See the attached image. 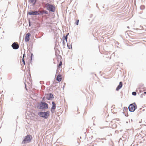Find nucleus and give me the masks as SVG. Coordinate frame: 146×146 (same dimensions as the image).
<instances>
[{"label":"nucleus","mask_w":146,"mask_h":146,"mask_svg":"<svg viewBox=\"0 0 146 146\" xmlns=\"http://www.w3.org/2000/svg\"><path fill=\"white\" fill-rule=\"evenodd\" d=\"M45 7L46 9L49 11L54 12L55 10V8L54 5L50 4L49 3L45 4Z\"/></svg>","instance_id":"1"},{"label":"nucleus","mask_w":146,"mask_h":146,"mask_svg":"<svg viewBox=\"0 0 146 146\" xmlns=\"http://www.w3.org/2000/svg\"><path fill=\"white\" fill-rule=\"evenodd\" d=\"M32 137L31 135H28L25 137V138L22 141V143L25 144L27 143L31 142Z\"/></svg>","instance_id":"2"},{"label":"nucleus","mask_w":146,"mask_h":146,"mask_svg":"<svg viewBox=\"0 0 146 146\" xmlns=\"http://www.w3.org/2000/svg\"><path fill=\"white\" fill-rule=\"evenodd\" d=\"M38 115L41 117L47 119L50 115V112L48 111L46 112H40L39 113Z\"/></svg>","instance_id":"3"},{"label":"nucleus","mask_w":146,"mask_h":146,"mask_svg":"<svg viewBox=\"0 0 146 146\" xmlns=\"http://www.w3.org/2000/svg\"><path fill=\"white\" fill-rule=\"evenodd\" d=\"M137 108V106L135 103L131 104L129 106V109L130 111L133 112Z\"/></svg>","instance_id":"4"},{"label":"nucleus","mask_w":146,"mask_h":146,"mask_svg":"<svg viewBox=\"0 0 146 146\" xmlns=\"http://www.w3.org/2000/svg\"><path fill=\"white\" fill-rule=\"evenodd\" d=\"M40 108L41 109H47L48 108V104L45 103H42L40 104Z\"/></svg>","instance_id":"5"},{"label":"nucleus","mask_w":146,"mask_h":146,"mask_svg":"<svg viewBox=\"0 0 146 146\" xmlns=\"http://www.w3.org/2000/svg\"><path fill=\"white\" fill-rule=\"evenodd\" d=\"M12 46L14 49H17L19 48V45L18 43L17 42H14L12 45Z\"/></svg>","instance_id":"6"},{"label":"nucleus","mask_w":146,"mask_h":146,"mask_svg":"<svg viewBox=\"0 0 146 146\" xmlns=\"http://www.w3.org/2000/svg\"><path fill=\"white\" fill-rule=\"evenodd\" d=\"M31 35V34L29 33H28L25 36V40L26 42H28L29 40L30 36Z\"/></svg>","instance_id":"7"},{"label":"nucleus","mask_w":146,"mask_h":146,"mask_svg":"<svg viewBox=\"0 0 146 146\" xmlns=\"http://www.w3.org/2000/svg\"><path fill=\"white\" fill-rule=\"evenodd\" d=\"M28 14L30 15H39L38 12V11L30 12L28 13Z\"/></svg>","instance_id":"8"},{"label":"nucleus","mask_w":146,"mask_h":146,"mask_svg":"<svg viewBox=\"0 0 146 146\" xmlns=\"http://www.w3.org/2000/svg\"><path fill=\"white\" fill-rule=\"evenodd\" d=\"M123 85V83L121 82H119V85L117 86L116 88V90L117 91L118 90L120 89L122 87Z\"/></svg>","instance_id":"9"},{"label":"nucleus","mask_w":146,"mask_h":146,"mask_svg":"<svg viewBox=\"0 0 146 146\" xmlns=\"http://www.w3.org/2000/svg\"><path fill=\"white\" fill-rule=\"evenodd\" d=\"M62 79V77L61 75L60 74L58 75L57 78L56 80L58 82H60Z\"/></svg>","instance_id":"10"},{"label":"nucleus","mask_w":146,"mask_h":146,"mask_svg":"<svg viewBox=\"0 0 146 146\" xmlns=\"http://www.w3.org/2000/svg\"><path fill=\"white\" fill-rule=\"evenodd\" d=\"M38 13H39V15L40 14H43L44 13H45L46 14H48V12L47 11L43 10L42 11H38Z\"/></svg>","instance_id":"11"},{"label":"nucleus","mask_w":146,"mask_h":146,"mask_svg":"<svg viewBox=\"0 0 146 146\" xmlns=\"http://www.w3.org/2000/svg\"><path fill=\"white\" fill-rule=\"evenodd\" d=\"M111 124L112 125V127L113 128H115L117 127V125L115 123H113V121L111 122Z\"/></svg>","instance_id":"12"},{"label":"nucleus","mask_w":146,"mask_h":146,"mask_svg":"<svg viewBox=\"0 0 146 146\" xmlns=\"http://www.w3.org/2000/svg\"><path fill=\"white\" fill-rule=\"evenodd\" d=\"M52 106L51 108V111L52 112V110H54L56 108V104L54 102H52Z\"/></svg>","instance_id":"13"},{"label":"nucleus","mask_w":146,"mask_h":146,"mask_svg":"<svg viewBox=\"0 0 146 146\" xmlns=\"http://www.w3.org/2000/svg\"><path fill=\"white\" fill-rule=\"evenodd\" d=\"M53 98V96L51 94H50L47 96V99L48 100H50Z\"/></svg>","instance_id":"14"},{"label":"nucleus","mask_w":146,"mask_h":146,"mask_svg":"<svg viewBox=\"0 0 146 146\" xmlns=\"http://www.w3.org/2000/svg\"><path fill=\"white\" fill-rule=\"evenodd\" d=\"M36 0H29V2L31 3H33L34 5L36 2Z\"/></svg>","instance_id":"15"},{"label":"nucleus","mask_w":146,"mask_h":146,"mask_svg":"<svg viewBox=\"0 0 146 146\" xmlns=\"http://www.w3.org/2000/svg\"><path fill=\"white\" fill-rule=\"evenodd\" d=\"M25 55V54H23V59H22V61L23 63L25 65V61L24 60V56Z\"/></svg>","instance_id":"16"},{"label":"nucleus","mask_w":146,"mask_h":146,"mask_svg":"<svg viewBox=\"0 0 146 146\" xmlns=\"http://www.w3.org/2000/svg\"><path fill=\"white\" fill-rule=\"evenodd\" d=\"M62 61L60 62L59 63V64L58 65V67H60V66H62Z\"/></svg>","instance_id":"17"},{"label":"nucleus","mask_w":146,"mask_h":146,"mask_svg":"<svg viewBox=\"0 0 146 146\" xmlns=\"http://www.w3.org/2000/svg\"><path fill=\"white\" fill-rule=\"evenodd\" d=\"M68 35V34L67 35H66L64 38V39L66 40V42H67V36Z\"/></svg>","instance_id":"18"},{"label":"nucleus","mask_w":146,"mask_h":146,"mask_svg":"<svg viewBox=\"0 0 146 146\" xmlns=\"http://www.w3.org/2000/svg\"><path fill=\"white\" fill-rule=\"evenodd\" d=\"M132 94L133 95L135 96L136 95V93L135 92H133L132 93Z\"/></svg>","instance_id":"19"},{"label":"nucleus","mask_w":146,"mask_h":146,"mask_svg":"<svg viewBox=\"0 0 146 146\" xmlns=\"http://www.w3.org/2000/svg\"><path fill=\"white\" fill-rule=\"evenodd\" d=\"M79 20H77V21H76V24L77 25H78V23H79Z\"/></svg>","instance_id":"20"},{"label":"nucleus","mask_w":146,"mask_h":146,"mask_svg":"<svg viewBox=\"0 0 146 146\" xmlns=\"http://www.w3.org/2000/svg\"><path fill=\"white\" fill-rule=\"evenodd\" d=\"M63 44H65V42L64 41V40L63 41Z\"/></svg>","instance_id":"21"},{"label":"nucleus","mask_w":146,"mask_h":146,"mask_svg":"<svg viewBox=\"0 0 146 146\" xmlns=\"http://www.w3.org/2000/svg\"><path fill=\"white\" fill-rule=\"evenodd\" d=\"M144 94H146V92H144Z\"/></svg>","instance_id":"22"}]
</instances>
